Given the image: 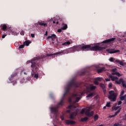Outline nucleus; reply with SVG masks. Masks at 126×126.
<instances>
[{
  "label": "nucleus",
  "mask_w": 126,
  "mask_h": 126,
  "mask_svg": "<svg viewBox=\"0 0 126 126\" xmlns=\"http://www.w3.org/2000/svg\"><path fill=\"white\" fill-rule=\"evenodd\" d=\"M61 54H63V52L61 51L52 55H41L40 57H35L33 59H32V60L31 61L32 63L31 67L32 68L31 72L32 76L34 77V78H36V79H38L39 75L38 74H36L35 71H37V70H38L39 65V63H40L41 62H43L45 60V58H47V57H50V56H53L54 55H61Z\"/></svg>",
  "instance_id": "nucleus-1"
},
{
  "label": "nucleus",
  "mask_w": 126,
  "mask_h": 126,
  "mask_svg": "<svg viewBox=\"0 0 126 126\" xmlns=\"http://www.w3.org/2000/svg\"><path fill=\"white\" fill-rule=\"evenodd\" d=\"M77 87H78V83L74 81V80H72L69 82L65 88V92L60 102H59L56 106L52 107L50 108L51 113H54L56 114V113L58 112V109L59 108L63 106V101H64V97H65L66 94H67V93H69V91L71 90V89H72L73 88H76Z\"/></svg>",
  "instance_id": "nucleus-2"
},
{
  "label": "nucleus",
  "mask_w": 126,
  "mask_h": 126,
  "mask_svg": "<svg viewBox=\"0 0 126 126\" xmlns=\"http://www.w3.org/2000/svg\"><path fill=\"white\" fill-rule=\"evenodd\" d=\"M81 48L82 51H88V50H90V51H103V50H105V47H100L98 45L91 47L90 45H87L82 46Z\"/></svg>",
  "instance_id": "nucleus-3"
},
{
  "label": "nucleus",
  "mask_w": 126,
  "mask_h": 126,
  "mask_svg": "<svg viewBox=\"0 0 126 126\" xmlns=\"http://www.w3.org/2000/svg\"><path fill=\"white\" fill-rule=\"evenodd\" d=\"M108 99L111 102H115L117 100V96H118V94L115 93L114 91H110L109 92Z\"/></svg>",
  "instance_id": "nucleus-4"
},
{
  "label": "nucleus",
  "mask_w": 126,
  "mask_h": 126,
  "mask_svg": "<svg viewBox=\"0 0 126 126\" xmlns=\"http://www.w3.org/2000/svg\"><path fill=\"white\" fill-rule=\"evenodd\" d=\"M112 110H114V111H117V110H118L115 113L114 115L109 116V118L110 119H112V118H114V117H116V116H117V115H118V114H119L120 112H121L122 108H120V106H113L112 107Z\"/></svg>",
  "instance_id": "nucleus-5"
},
{
  "label": "nucleus",
  "mask_w": 126,
  "mask_h": 126,
  "mask_svg": "<svg viewBox=\"0 0 126 126\" xmlns=\"http://www.w3.org/2000/svg\"><path fill=\"white\" fill-rule=\"evenodd\" d=\"M81 94L80 93H76V94H73L72 95V98L74 99V98H76L75 102L77 103V102H79L80 99H81Z\"/></svg>",
  "instance_id": "nucleus-6"
},
{
  "label": "nucleus",
  "mask_w": 126,
  "mask_h": 126,
  "mask_svg": "<svg viewBox=\"0 0 126 126\" xmlns=\"http://www.w3.org/2000/svg\"><path fill=\"white\" fill-rule=\"evenodd\" d=\"M116 83L117 84H121L122 83L123 87L126 88V81H124L123 78H120L119 81H116Z\"/></svg>",
  "instance_id": "nucleus-7"
},
{
  "label": "nucleus",
  "mask_w": 126,
  "mask_h": 126,
  "mask_svg": "<svg viewBox=\"0 0 126 126\" xmlns=\"http://www.w3.org/2000/svg\"><path fill=\"white\" fill-rule=\"evenodd\" d=\"M115 40H116V38L113 37L110 39L104 40L103 41H102V43L103 44H105L107 43H109V44H111V43H114V42H115Z\"/></svg>",
  "instance_id": "nucleus-8"
},
{
  "label": "nucleus",
  "mask_w": 126,
  "mask_h": 126,
  "mask_svg": "<svg viewBox=\"0 0 126 126\" xmlns=\"http://www.w3.org/2000/svg\"><path fill=\"white\" fill-rule=\"evenodd\" d=\"M90 111H91V109H90V108H89L87 109V110L85 111L86 115L88 116V117H92V116L94 115V112L92 111L90 112Z\"/></svg>",
  "instance_id": "nucleus-9"
},
{
  "label": "nucleus",
  "mask_w": 126,
  "mask_h": 126,
  "mask_svg": "<svg viewBox=\"0 0 126 126\" xmlns=\"http://www.w3.org/2000/svg\"><path fill=\"white\" fill-rule=\"evenodd\" d=\"M56 39H57V35L55 34H53L51 36H48L47 38V40L48 41H55Z\"/></svg>",
  "instance_id": "nucleus-10"
},
{
  "label": "nucleus",
  "mask_w": 126,
  "mask_h": 126,
  "mask_svg": "<svg viewBox=\"0 0 126 126\" xmlns=\"http://www.w3.org/2000/svg\"><path fill=\"white\" fill-rule=\"evenodd\" d=\"M107 52L109 54H116V53H120V50L108 49Z\"/></svg>",
  "instance_id": "nucleus-11"
},
{
  "label": "nucleus",
  "mask_w": 126,
  "mask_h": 126,
  "mask_svg": "<svg viewBox=\"0 0 126 126\" xmlns=\"http://www.w3.org/2000/svg\"><path fill=\"white\" fill-rule=\"evenodd\" d=\"M117 71V68H114L112 69V75H117V76H121V74Z\"/></svg>",
  "instance_id": "nucleus-12"
},
{
  "label": "nucleus",
  "mask_w": 126,
  "mask_h": 126,
  "mask_svg": "<svg viewBox=\"0 0 126 126\" xmlns=\"http://www.w3.org/2000/svg\"><path fill=\"white\" fill-rule=\"evenodd\" d=\"M77 115V112H74L70 114L69 118L71 119H74V117Z\"/></svg>",
  "instance_id": "nucleus-13"
},
{
  "label": "nucleus",
  "mask_w": 126,
  "mask_h": 126,
  "mask_svg": "<svg viewBox=\"0 0 126 126\" xmlns=\"http://www.w3.org/2000/svg\"><path fill=\"white\" fill-rule=\"evenodd\" d=\"M65 123L66 125H75V122L71 120H66Z\"/></svg>",
  "instance_id": "nucleus-14"
},
{
  "label": "nucleus",
  "mask_w": 126,
  "mask_h": 126,
  "mask_svg": "<svg viewBox=\"0 0 126 126\" xmlns=\"http://www.w3.org/2000/svg\"><path fill=\"white\" fill-rule=\"evenodd\" d=\"M97 71L98 73H101V72H103V71H106V68L102 67L101 68L97 69Z\"/></svg>",
  "instance_id": "nucleus-15"
},
{
  "label": "nucleus",
  "mask_w": 126,
  "mask_h": 126,
  "mask_svg": "<svg viewBox=\"0 0 126 126\" xmlns=\"http://www.w3.org/2000/svg\"><path fill=\"white\" fill-rule=\"evenodd\" d=\"M110 78H111L112 81H118L119 78L118 77L114 76H110Z\"/></svg>",
  "instance_id": "nucleus-16"
},
{
  "label": "nucleus",
  "mask_w": 126,
  "mask_h": 126,
  "mask_svg": "<svg viewBox=\"0 0 126 126\" xmlns=\"http://www.w3.org/2000/svg\"><path fill=\"white\" fill-rule=\"evenodd\" d=\"M1 28L3 30V31H5L6 29H7V26L5 24H3L2 25H1Z\"/></svg>",
  "instance_id": "nucleus-17"
},
{
  "label": "nucleus",
  "mask_w": 126,
  "mask_h": 126,
  "mask_svg": "<svg viewBox=\"0 0 126 126\" xmlns=\"http://www.w3.org/2000/svg\"><path fill=\"white\" fill-rule=\"evenodd\" d=\"M72 108H74V109H75V106H73V105H70L69 106H68V109H69L70 110H68L66 111V113H70V112H71V109H72Z\"/></svg>",
  "instance_id": "nucleus-18"
},
{
  "label": "nucleus",
  "mask_w": 126,
  "mask_h": 126,
  "mask_svg": "<svg viewBox=\"0 0 126 126\" xmlns=\"http://www.w3.org/2000/svg\"><path fill=\"white\" fill-rule=\"evenodd\" d=\"M37 24H38V25H40L41 26H44V27H46V26H47V24L41 22H38L37 23Z\"/></svg>",
  "instance_id": "nucleus-19"
},
{
  "label": "nucleus",
  "mask_w": 126,
  "mask_h": 126,
  "mask_svg": "<svg viewBox=\"0 0 126 126\" xmlns=\"http://www.w3.org/2000/svg\"><path fill=\"white\" fill-rule=\"evenodd\" d=\"M115 62H116V63H119V64H120V65H125V63H124V62H123V61H120L119 60H117L115 61Z\"/></svg>",
  "instance_id": "nucleus-20"
},
{
  "label": "nucleus",
  "mask_w": 126,
  "mask_h": 126,
  "mask_svg": "<svg viewBox=\"0 0 126 126\" xmlns=\"http://www.w3.org/2000/svg\"><path fill=\"white\" fill-rule=\"evenodd\" d=\"M62 25H63V27L61 28L63 30H66V29H67V24H64V23H63Z\"/></svg>",
  "instance_id": "nucleus-21"
},
{
  "label": "nucleus",
  "mask_w": 126,
  "mask_h": 126,
  "mask_svg": "<svg viewBox=\"0 0 126 126\" xmlns=\"http://www.w3.org/2000/svg\"><path fill=\"white\" fill-rule=\"evenodd\" d=\"M120 100L121 101H124V100H125V103H126V94H125L124 96H122L120 97Z\"/></svg>",
  "instance_id": "nucleus-22"
},
{
  "label": "nucleus",
  "mask_w": 126,
  "mask_h": 126,
  "mask_svg": "<svg viewBox=\"0 0 126 126\" xmlns=\"http://www.w3.org/2000/svg\"><path fill=\"white\" fill-rule=\"evenodd\" d=\"M67 45H70V41H67L62 43L63 46H67Z\"/></svg>",
  "instance_id": "nucleus-23"
},
{
  "label": "nucleus",
  "mask_w": 126,
  "mask_h": 126,
  "mask_svg": "<svg viewBox=\"0 0 126 126\" xmlns=\"http://www.w3.org/2000/svg\"><path fill=\"white\" fill-rule=\"evenodd\" d=\"M81 122H86V121H88V117H84L82 118L81 119Z\"/></svg>",
  "instance_id": "nucleus-24"
},
{
  "label": "nucleus",
  "mask_w": 126,
  "mask_h": 126,
  "mask_svg": "<svg viewBox=\"0 0 126 126\" xmlns=\"http://www.w3.org/2000/svg\"><path fill=\"white\" fill-rule=\"evenodd\" d=\"M93 95H94V93H91L87 95V98H90V97H92L93 96Z\"/></svg>",
  "instance_id": "nucleus-25"
},
{
  "label": "nucleus",
  "mask_w": 126,
  "mask_h": 126,
  "mask_svg": "<svg viewBox=\"0 0 126 126\" xmlns=\"http://www.w3.org/2000/svg\"><path fill=\"white\" fill-rule=\"evenodd\" d=\"M98 119H99V116L98 115H95L94 116V121L96 122V121H97Z\"/></svg>",
  "instance_id": "nucleus-26"
},
{
  "label": "nucleus",
  "mask_w": 126,
  "mask_h": 126,
  "mask_svg": "<svg viewBox=\"0 0 126 126\" xmlns=\"http://www.w3.org/2000/svg\"><path fill=\"white\" fill-rule=\"evenodd\" d=\"M95 89H96V86H92L90 87V90L91 91H93V90H95Z\"/></svg>",
  "instance_id": "nucleus-27"
},
{
  "label": "nucleus",
  "mask_w": 126,
  "mask_h": 126,
  "mask_svg": "<svg viewBox=\"0 0 126 126\" xmlns=\"http://www.w3.org/2000/svg\"><path fill=\"white\" fill-rule=\"evenodd\" d=\"M24 45H26V46H29V44H30V42H29V41H26L24 43Z\"/></svg>",
  "instance_id": "nucleus-28"
},
{
  "label": "nucleus",
  "mask_w": 126,
  "mask_h": 126,
  "mask_svg": "<svg viewBox=\"0 0 126 126\" xmlns=\"http://www.w3.org/2000/svg\"><path fill=\"white\" fill-rule=\"evenodd\" d=\"M113 126H122V123H115Z\"/></svg>",
  "instance_id": "nucleus-29"
},
{
  "label": "nucleus",
  "mask_w": 126,
  "mask_h": 126,
  "mask_svg": "<svg viewBox=\"0 0 126 126\" xmlns=\"http://www.w3.org/2000/svg\"><path fill=\"white\" fill-rule=\"evenodd\" d=\"M16 75H17V73H14L11 75V77L12 78L15 76H16Z\"/></svg>",
  "instance_id": "nucleus-30"
},
{
  "label": "nucleus",
  "mask_w": 126,
  "mask_h": 126,
  "mask_svg": "<svg viewBox=\"0 0 126 126\" xmlns=\"http://www.w3.org/2000/svg\"><path fill=\"white\" fill-rule=\"evenodd\" d=\"M106 107H108V108H110V107H111V102H107Z\"/></svg>",
  "instance_id": "nucleus-31"
},
{
  "label": "nucleus",
  "mask_w": 126,
  "mask_h": 126,
  "mask_svg": "<svg viewBox=\"0 0 126 126\" xmlns=\"http://www.w3.org/2000/svg\"><path fill=\"white\" fill-rule=\"evenodd\" d=\"M25 46V44H22L21 45L19 46V49H23V48H24V46Z\"/></svg>",
  "instance_id": "nucleus-32"
},
{
  "label": "nucleus",
  "mask_w": 126,
  "mask_h": 126,
  "mask_svg": "<svg viewBox=\"0 0 126 126\" xmlns=\"http://www.w3.org/2000/svg\"><path fill=\"white\" fill-rule=\"evenodd\" d=\"M85 73H86V71L81 72L80 75H81V76H82V75H85Z\"/></svg>",
  "instance_id": "nucleus-33"
},
{
  "label": "nucleus",
  "mask_w": 126,
  "mask_h": 126,
  "mask_svg": "<svg viewBox=\"0 0 126 126\" xmlns=\"http://www.w3.org/2000/svg\"><path fill=\"white\" fill-rule=\"evenodd\" d=\"M100 86L102 89H104L105 88V85L104 84H100Z\"/></svg>",
  "instance_id": "nucleus-34"
},
{
  "label": "nucleus",
  "mask_w": 126,
  "mask_h": 126,
  "mask_svg": "<svg viewBox=\"0 0 126 126\" xmlns=\"http://www.w3.org/2000/svg\"><path fill=\"white\" fill-rule=\"evenodd\" d=\"M24 34H25V32H24V31H22L20 32V34L22 36H24Z\"/></svg>",
  "instance_id": "nucleus-35"
},
{
  "label": "nucleus",
  "mask_w": 126,
  "mask_h": 126,
  "mask_svg": "<svg viewBox=\"0 0 126 126\" xmlns=\"http://www.w3.org/2000/svg\"><path fill=\"white\" fill-rule=\"evenodd\" d=\"M79 46H74L73 49L74 51H77V49H78Z\"/></svg>",
  "instance_id": "nucleus-36"
},
{
  "label": "nucleus",
  "mask_w": 126,
  "mask_h": 126,
  "mask_svg": "<svg viewBox=\"0 0 126 126\" xmlns=\"http://www.w3.org/2000/svg\"><path fill=\"white\" fill-rule=\"evenodd\" d=\"M85 112V108H83L81 111V114H84Z\"/></svg>",
  "instance_id": "nucleus-37"
},
{
  "label": "nucleus",
  "mask_w": 126,
  "mask_h": 126,
  "mask_svg": "<svg viewBox=\"0 0 126 126\" xmlns=\"http://www.w3.org/2000/svg\"><path fill=\"white\" fill-rule=\"evenodd\" d=\"M94 84L95 85H98L99 84V82H98V81L97 80H95L94 81Z\"/></svg>",
  "instance_id": "nucleus-38"
},
{
  "label": "nucleus",
  "mask_w": 126,
  "mask_h": 126,
  "mask_svg": "<svg viewBox=\"0 0 126 126\" xmlns=\"http://www.w3.org/2000/svg\"><path fill=\"white\" fill-rule=\"evenodd\" d=\"M114 59L113 58V57H111L110 59H109V61L110 62H114Z\"/></svg>",
  "instance_id": "nucleus-39"
},
{
  "label": "nucleus",
  "mask_w": 126,
  "mask_h": 126,
  "mask_svg": "<svg viewBox=\"0 0 126 126\" xmlns=\"http://www.w3.org/2000/svg\"><path fill=\"white\" fill-rule=\"evenodd\" d=\"M62 31H63V29H62V28H61V29L58 30L57 32H58L59 33H61Z\"/></svg>",
  "instance_id": "nucleus-40"
},
{
  "label": "nucleus",
  "mask_w": 126,
  "mask_h": 126,
  "mask_svg": "<svg viewBox=\"0 0 126 126\" xmlns=\"http://www.w3.org/2000/svg\"><path fill=\"white\" fill-rule=\"evenodd\" d=\"M112 86H113V84L111 83H110L108 85V87L109 88H112Z\"/></svg>",
  "instance_id": "nucleus-41"
},
{
  "label": "nucleus",
  "mask_w": 126,
  "mask_h": 126,
  "mask_svg": "<svg viewBox=\"0 0 126 126\" xmlns=\"http://www.w3.org/2000/svg\"><path fill=\"white\" fill-rule=\"evenodd\" d=\"M68 102H69V103H71V102H72V99L71 98V97H70L68 99Z\"/></svg>",
  "instance_id": "nucleus-42"
},
{
  "label": "nucleus",
  "mask_w": 126,
  "mask_h": 126,
  "mask_svg": "<svg viewBox=\"0 0 126 126\" xmlns=\"http://www.w3.org/2000/svg\"><path fill=\"white\" fill-rule=\"evenodd\" d=\"M125 94V91H122L121 93V96H123Z\"/></svg>",
  "instance_id": "nucleus-43"
},
{
  "label": "nucleus",
  "mask_w": 126,
  "mask_h": 126,
  "mask_svg": "<svg viewBox=\"0 0 126 126\" xmlns=\"http://www.w3.org/2000/svg\"><path fill=\"white\" fill-rule=\"evenodd\" d=\"M31 37H32V38H35V34H34L32 33L31 34Z\"/></svg>",
  "instance_id": "nucleus-44"
},
{
  "label": "nucleus",
  "mask_w": 126,
  "mask_h": 126,
  "mask_svg": "<svg viewBox=\"0 0 126 126\" xmlns=\"http://www.w3.org/2000/svg\"><path fill=\"white\" fill-rule=\"evenodd\" d=\"M6 36H7L6 34H4V35H2V38L4 39L5 38V37H6Z\"/></svg>",
  "instance_id": "nucleus-45"
},
{
  "label": "nucleus",
  "mask_w": 126,
  "mask_h": 126,
  "mask_svg": "<svg viewBox=\"0 0 126 126\" xmlns=\"http://www.w3.org/2000/svg\"><path fill=\"white\" fill-rule=\"evenodd\" d=\"M53 23H56V24H59V21H54Z\"/></svg>",
  "instance_id": "nucleus-46"
},
{
  "label": "nucleus",
  "mask_w": 126,
  "mask_h": 126,
  "mask_svg": "<svg viewBox=\"0 0 126 126\" xmlns=\"http://www.w3.org/2000/svg\"><path fill=\"white\" fill-rule=\"evenodd\" d=\"M110 80H111V79H110V78L105 79V81L107 82L110 81Z\"/></svg>",
  "instance_id": "nucleus-47"
},
{
  "label": "nucleus",
  "mask_w": 126,
  "mask_h": 126,
  "mask_svg": "<svg viewBox=\"0 0 126 126\" xmlns=\"http://www.w3.org/2000/svg\"><path fill=\"white\" fill-rule=\"evenodd\" d=\"M61 119L62 120V121H63L64 120V117H63V116H61Z\"/></svg>",
  "instance_id": "nucleus-48"
},
{
  "label": "nucleus",
  "mask_w": 126,
  "mask_h": 126,
  "mask_svg": "<svg viewBox=\"0 0 126 126\" xmlns=\"http://www.w3.org/2000/svg\"><path fill=\"white\" fill-rule=\"evenodd\" d=\"M97 80H98V81H101V78L97 77L96 78Z\"/></svg>",
  "instance_id": "nucleus-49"
},
{
  "label": "nucleus",
  "mask_w": 126,
  "mask_h": 126,
  "mask_svg": "<svg viewBox=\"0 0 126 126\" xmlns=\"http://www.w3.org/2000/svg\"><path fill=\"white\" fill-rule=\"evenodd\" d=\"M122 101H119V102H118V105H121V104H122Z\"/></svg>",
  "instance_id": "nucleus-50"
},
{
  "label": "nucleus",
  "mask_w": 126,
  "mask_h": 126,
  "mask_svg": "<svg viewBox=\"0 0 126 126\" xmlns=\"http://www.w3.org/2000/svg\"><path fill=\"white\" fill-rule=\"evenodd\" d=\"M47 35H48V31L45 32V36H47Z\"/></svg>",
  "instance_id": "nucleus-51"
},
{
  "label": "nucleus",
  "mask_w": 126,
  "mask_h": 126,
  "mask_svg": "<svg viewBox=\"0 0 126 126\" xmlns=\"http://www.w3.org/2000/svg\"><path fill=\"white\" fill-rule=\"evenodd\" d=\"M106 90H103V93L104 94H106Z\"/></svg>",
  "instance_id": "nucleus-52"
},
{
  "label": "nucleus",
  "mask_w": 126,
  "mask_h": 126,
  "mask_svg": "<svg viewBox=\"0 0 126 126\" xmlns=\"http://www.w3.org/2000/svg\"><path fill=\"white\" fill-rule=\"evenodd\" d=\"M24 74H25V75H27V73L26 72H24Z\"/></svg>",
  "instance_id": "nucleus-53"
},
{
  "label": "nucleus",
  "mask_w": 126,
  "mask_h": 126,
  "mask_svg": "<svg viewBox=\"0 0 126 126\" xmlns=\"http://www.w3.org/2000/svg\"><path fill=\"white\" fill-rule=\"evenodd\" d=\"M106 107H107V106H104V107H103V109H106Z\"/></svg>",
  "instance_id": "nucleus-54"
},
{
  "label": "nucleus",
  "mask_w": 126,
  "mask_h": 126,
  "mask_svg": "<svg viewBox=\"0 0 126 126\" xmlns=\"http://www.w3.org/2000/svg\"><path fill=\"white\" fill-rule=\"evenodd\" d=\"M30 63V61L29 62L27 61V63Z\"/></svg>",
  "instance_id": "nucleus-55"
},
{
  "label": "nucleus",
  "mask_w": 126,
  "mask_h": 126,
  "mask_svg": "<svg viewBox=\"0 0 126 126\" xmlns=\"http://www.w3.org/2000/svg\"><path fill=\"white\" fill-rule=\"evenodd\" d=\"M96 126H103V125H100Z\"/></svg>",
  "instance_id": "nucleus-56"
},
{
  "label": "nucleus",
  "mask_w": 126,
  "mask_h": 126,
  "mask_svg": "<svg viewBox=\"0 0 126 126\" xmlns=\"http://www.w3.org/2000/svg\"><path fill=\"white\" fill-rule=\"evenodd\" d=\"M52 44H55V42H54V41L52 42Z\"/></svg>",
  "instance_id": "nucleus-57"
},
{
  "label": "nucleus",
  "mask_w": 126,
  "mask_h": 126,
  "mask_svg": "<svg viewBox=\"0 0 126 126\" xmlns=\"http://www.w3.org/2000/svg\"><path fill=\"white\" fill-rule=\"evenodd\" d=\"M21 72H23V70H22Z\"/></svg>",
  "instance_id": "nucleus-58"
},
{
  "label": "nucleus",
  "mask_w": 126,
  "mask_h": 126,
  "mask_svg": "<svg viewBox=\"0 0 126 126\" xmlns=\"http://www.w3.org/2000/svg\"><path fill=\"white\" fill-rule=\"evenodd\" d=\"M125 117H126V115H125Z\"/></svg>",
  "instance_id": "nucleus-59"
},
{
  "label": "nucleus",
  "mask_w": 126,
  "mask_h": 126,
  "mask_svg": "<svg viewBox=\"0 0 126 126\" xmlns=\"http://www.w3.org/2000/svg\"><path fill=\"white\" fill-rule=\"evenodd\" d=\"M125 42H126V39L125 40Z\"/></svg>",
  "instance_id": "nucleus-60"
},
{
  "label": "nucleus",
  "mask_w": 126,
  "mask_h": 126,
  "mask_svg": "<svg viewBox=\"0 0 126 126\" xmlns=\"http://www.w3.org/2000/svg\"><path fill=\"white\" fill-rule=\"evenodd\" d=\"M125 120H126V118H125Z\"/></svg>",
  "instance_id": "nucleus-61"
}]
</instances>
